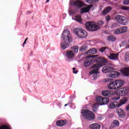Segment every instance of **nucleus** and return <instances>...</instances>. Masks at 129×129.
I'll return each mask as SVG.
<instances>
[{"mask_svg": "<svg viewBox=\"0 0 129 129\" xmlns=\"http://www.w3.org/2000/svg\"><path fill=\"white\" fill-rule=\"evenodd\" d=\"M63 42L60 43V47L62 50H65L66 48H68L72 43V36L70 31L68 30H64L62 34Z\"/></svg>", "mask_w": 129, "mask_h": 129, "instance_id": "f257e3e1", "label": "nucleus"}, {"mask_svg": "<svg viewBox=\"0 0 129 129\" xmlns=\"http://www.w3.org/2000/svg\"><path fill=\"white\" fill-rule=\"evenodd\" d=\"M96 102L93 104V111L94 112H97V109H98V106L99 105H104L108 103L109 99L108 98H103L102 97H97L96 98Z\"/></svg>", "mask_w": 129, "mask_h": 129, "instance_id": "f03ea898", "label": "nucleus"}, {"mask_svg": "<svg viewBox=\"0 0 129 129\" xmlns=\"http://www.w3.org/2000/svg\"><path fill=\"white\" fill-rule=\"evenodd\" d=\"M104 24V22L102 21H98L97 24L94 23L93 22H88L85 24V27L90 32H95V31H97L99 29V26H102Z\"/></svg>", "mask_w": 129, "mask_h": 129, "instance_id": "7ed1b4c3", "label": "nucleus"}, {"mask_svg": "<svg viewBox=\"0 0 129 129\" xmlns=\"http://www.w3.org/2000/svg\"><path fill=\"white\" fill-rule=\"evenodd\" d=\"M123 85H124V81L123 80H117L110 83L108 85V88L111 90L117 89L120 88Z\"/></svg>", "mask_w": 129, "mask_h": 129, "instance_id": "20e7f679", "label": "nucleus"}, {"mask_svg": "<svg viewBox=\"0 0 129 129\" xmlns=\"http://www.w3.org/2000/svg\"><path fill=\"white\" fill-rule=\"evenodd\" d=\"M82 116H84L86 119H88V120H93V119L95 118L94 113H93L92 111H90L88 110H82Z\"/></svg>", "mask_w": 129, "mask_h": 129, "instance_id": "39448f33", "label": "nucleus"}, {"mask_svg": "<svg viewBox=\"0 0 129 129\" xmlns=\"http://www.w3.org/2000/svg\"><path fill=\"white\" fill-rule=\"evenodd\" d=\"M74 33L79 38H86L87 37V32L82 28H75Z\"/></svg>", "mask_w": 129, "mask_h": 129, "instance_id": "423d86ee", "label": "nucleus"}, {"mask_svg": "<svg viewBox=\"0 0 129 129\" xmlns=\"http://www.w3.org/2000/svg\"><path fill=\"white\" fill-rule=\"evenodd\" d=\"M127 101V98L123 97L122 99L120 100L119 103H118L116 101H114L110 104L109 108H115V107H119V106L124 104Z\"/></svg>", "mask_w": 129, "mask_h": 129, "instance_id": "0eeeda50", "label": "nucleus"}, {"mask_svg": "<svg viewBox=\"0 0 129 129\" xmlns=\"http://www.w3.org/2000/svg\"><path fill=\"white\" fill-rule=\"evenodd\" d=\"M102 65L100 63H96L92 66V68H93V70L92 71L90 72V74H94L93 77L94 79L95 80L97 78L96 76H97V73H98V71L99 70V69L100 67H101Z\"/></svg>", "mask_w": 129, "mask_h": 129, "instance_id": "6e6552de", "label": "nucleus"}, {"mask_svg": "<svg viewBox=\"0 0 129 129\" xmlns=\"http://www.w3.org/2000/svg\"><path fill=\"white\" fill-rule=\"evenodd\" d=\"M97 57V55H91L86 57L84 62V67H89L90 65L93 64V59Z\"/></svg>", "mask_w": 129, "mask_h": 129, "instance_id": "1a4fd4ad", "label": "nucleus"}, {"mask_svg": "<svg viewBox=\"0 0 129 129\" xmlns=\"http://www.w3.org/2000/svg\"><path fill=\"white\" fill-rule=\"evenodd\" d=\"M115 92L120 96H125L128 93V89L127 88H120L116 90Z\"/></svg>", "mask_w": 129, "mask_h": 129, "instance_id": "9d476101", "label": "nucleus"}, {"mask_svg": "<svg viewBox=\"0 0 129 129\" xmlns=\"http://www.w3.org/2000/svg\"><path fill=\"white\" fill-rule=\"evenodd\" d=\"M71 5L73 7H76V8L79 9L83 7V2H81L80 0L73 1L71 2Z\"/></svg>", "mask_w": 129, "mask_h": 129, "instance_id": "9b49d317", "label": "nucleus"}, {"mask_svg": "<svg viewBox=\"0 0 129 129\" xmlns=\"http://www.w3.org/2000/svg\"><path fill=\"white\" fill-rule=\"evenodd\" d=\"M127 31V27L123 26L120 27L115 30V34L118 35L119 34H123Z\"/></svg>", "mask_w": 129, "mask_h": 129, "instance_id": "f8f14e48", "label": "nucleus"}, {"mask_svg": "<svg viewBox=\"0 0 129 129\" xmlns=\"http://www.w3.org/2000/svg\"><path fill=\"white\" fill-rule=\"evenodd\" d=\"M93 7V5H90L89 6L87 7H84L81 9V14H83L86 13H88L90 11V9Z\"/></svg>", "mask_w": 129, "mask_h": 129, "instance_id": "ddd939ff", "label": "nucleus"}, {"mask_svg": "<svg viewBox=\"0 0 129 129\" xmlns=\"http://www.w3.org/2000/svg\"><path fill=\"white\" fill-rule=\"evenodd\" d=\"M113 70V68L109 66H106L103 68L102 72L103 73H107V72H111Z\"/></svg>", "mask_w": 129, "mask_h": 129, "instance_id": "4468645a", "label": "nucleus"}, {"mask_svg": "<svg viewBox=\"0 0 129 129\" xmlns=\"http://www.w3.org/2000/svg\"><path fill=\"white\" fill-rule=\"evenodd\" d=\"M66 55L68 59H72L75 56V54L73 53V50L67 51Z\"/></svg>", "mask_w": 129, "mask_h": 129, "instance_id": "2eb2a0df", "label": "nucleus"}, {"mask_svg": "<svg viewBox=\"0 0 129 129\" xmlns=\"http://www.w3.org/2000/svg\"><path fill=\"white\" fill-rule=\"evenodd\" d=\"M116 112L118 114V115L120 116V117H121V118L124 117L125 114H124V112L123 111V110L118 108L116 109Z\"/></svg>", "mask_w": 129, "mask_h": 129, "instance_id": "dca6fc26", "label": "nucleus"}, {"mask_svg": "<svg viewBox=\"0 0 129 129\" xmlns=\"http://www.w3.org/2000/svg\"><path fill=\"white\" fill-rule=\"evenodd\" d=\"M66 124H67V122L66 120H59L56 122V125H57V126H64V125H66Z\"/></svg>", "mask_w": 129, "mask_h": 129, "instance_id": "f3484780", "label": "nucleus"}, {"mask_svg": "<svg viewBox=\"0 0 129 129\" xmlns=\"http://www.w3.org/2000/svg\"><path fill=\"white\" fill-rule=\"evenodd\" d=\"M108 58L110 60H117V59H118V54L113 53H110Z\"/></svg>", "mask_w": 129, "mask_h": 129, "instance_id": "a211bd4d", "label": "nucleus"}, {"mask_svg": "<svg viewBox=\"0 0 129 129\" xmlns=\"http://www.w3.org/2000/svg\"><path fill=\"white\" fill-rule=\"evenodd\" d=\"M96 59V62L98 63H107V59L106 58H104L101 57L95 58Z\"/></svg>", "mask_w": 129, "mask_h": 129, "instance_id": "6ab92c4d", "label": "nucleus"}, {"mask_svg": "<svg viewBox=\"0 0 129 129\" xmlns=\"http://www.w3.org/2000/svg\"><path fill=\"white\" fill-rule=\"evenodd\" d=\"M102 95L103 96H107V97H110L111 96V91L110 90H105L102 92Z\"/></svg>", "mask_w": 129, "mask_h": 129, "instance_id": "aec40b11", "label": "nucleus"}, {"mask_svg": "<svg viewBox=\"0 0 129 129\" xmlns=\"http://www.w3.org/2000/svg\"><path fill=\"white\" fill-rule=\"evenodd\" d=\"M90 129H100V125L97 123H93L90 125Z\"/></svg>", "mask_w": 129, "mask_h": 129, "instance_id": "412c9836", "label": "nucleus"}, {"mask_svg": "<svg viewBox=\"0 0 129 129\" xmlns=\"http://www.w3.org/2000/svg\"><path fill=\"white\" fill-rule=\"evenodd\" d=\"M96 53H97V49L96 48H92L88 50L86 54H88L89 55H94V54H96Z\"/></svg>", "mask_w": 129, "mask_h": 129, "instance_id": "4be33fe9", "label": "nucleus"}, {"mask_svg": "<svg viewBox=\"0 0 129 129\" xmlns=\"http://www.w3.org/2000/svg\"><path fill=\"white\" fill-rule=\"evenodd\" d=\"M111 10H112V7L109 6L107 7L106 8L104 9V10H103V15H106L108 14L110 12V11H111Z\"/></svg>", "mask_w": 129, "mask_h": 129, "instance_id": "5701e85b", "label": "nucleus"}, {"mask_svg": "<svg viewBox=\"0 0 129 129\" xmlns=\"http://www.w3.org/2000/svg\"><path fill=\"white\" fill-rule=\"evenodd\" d=\"M99 51L101 52V53H104V52H108V51H110V48H109L108 47L106 46H104L101 47L99 49Z\"/></svg>", "mask_w": 129, "mask_h": 129, "instance_id": "b1692460", "label": "nucleus"}, {"mask_svg": "<svg viewBox=\"0 0 129 129\" xmlns=\"http://www.w3.org/2000/svg\"><path fill=\"white\" fill-rule=\"evenodd\" d=\"M118 75V72L114 71L111 72L110 74H109L108 76H109V77H111L112 78H115V77H117Z\"/></svg>", "mask_w": 129, "mask_h": 129, "instance_id": "393cba45", "label": "nucleus"}, {"mask_svg": "<svg viewBox=\"0 0 129 129\" xmlns=\"http://www.w3.org/2000/svg\"><path fill=\"white\" fill-rule=\"evenodd\" d=\"M121 72L125 76H128L129 75V68H123Z\"/></svg>", "mask_w": 129, "mask_h": 129, "instance_id": "a878e982", "label": "nucleus"}, {"mask_svg": "<svg viewBox=\"0 0 129 129\" xmlns=\"http://www.w3.org/2000/svg\"><path fill=\"white\" fill-rule=\"evenodd\" d=\"M124 18V17L120 15H117L115 17V20L117 21V22H118L119 23H121L123 19Z\"/></svg>", "mask_w": 129, "mask_h": 129, "instance_id": "bb28decb", "label": "nucleus"}, {"mask_svg": "<svg viewBox=\"0 0 129 129\" xmlns=\"http://www.w3.org/2000/svg\"><path fill=\"white\" fill-rule=\"evenodd\" d=\"M120 24L121 25H123L124 26H125L128 24V20L125 17H124V18L122 19V21L121 22Z\"/></svg>", "mask_w": 129, "mask_h": 129, "instance_id": "cd10ccee", "label": "nucleus"}, {"mask_svg": "<svg viewBox=\"0 0 129 129\" xmlns=\"http://www.w3.org/2000/svg\"><path fill=\"white\" fill-rule=\"evenodd\" d=\"M72 51H73V53L75 54H77L78 53V46H74L71 47Z\"/></svg>", "mask_w": 129, "mask_h": 129, "instance_id": "c85d7f7f", "label": "nucleus"}, {"mask_svg": "<svg viewBox=\"0 0 129 129\" xmlns=\"http://www.w3.org/2000/svg\"><path fill=\"white\" fill-rule=\"evenodd\" d=\"M113 127H117L119 126V121L116 119L113 121L112 122Z\"/></svg>", "mask_w": 129, "mask_h": 129, "instance_id": "c756f323", "label": "nucleus"}, {"mask_svg": "<svg viewBox=\"0 0 129 129\" xmlns=\"http://www.w3.org/2000/svg\"><path fill=\"white\" fill-rule=\"evenodd\" d=\"M107 39L108 41L110 42H114V41H116V38L113 36V35H109L107 37Z\"/></svg>", "mask_w": 129, "mask_h": 129, "instance_id": "7c9ffc66", "label": "nucleus"}, {"mask_svg": "<svg viewBox=\"0 0 129 129\" xmlns=\"http://www.w3.org/2000/svg\"><path fill=\"white\" fill-rule=\"evenodd\" d=\"M76 21H77V22H78L79 23H80L81 24L82 23V19L81 18V16H76Z\"/></svg>", "mask_w": 129, "mask_h": 129, "instance_id": "2f4dec72", "label": "nucleus"}, {"mask_svg": "<svg viewBox=\"0 0 129 129\" xmlns=\"http://www.w3.org/2000/svg\"><path fill=\"white\" fill-rule=\"evenodd\" d=\"M76 13H77V10H70L69 14L70 16H73L74 15H75Z\"/></svg>", "mask_w": 129, "mask_h": 129, "instance_id": "473e14b6", "label": "nucleus"}, {"mask_svg": "<svg viewBox=\"0 0 129 129\" xmlns=\"http://www.w3.org/2000/svg\"><path fill=\"white\" fill-rule=\"evenodd\" d=\"M87 46L86 45H84L81 47L80 48V51L81 52H84L85 51H86V50H87Z\"/></svg>", "mask_w": 129, "mask_h": 129, "instance_id": "72a5a7b5", "label": "nucleus"}, {"mask_svg": "<svg viewBox=\"0 0 129 129\" xmlns=\"http://www.w3.org/2000/svg\"><path fill=\"white\" fill-rule=\"evenodd\" d=\"M124 58H125V61H129V51H127L125 53Z\"/></svg>", "mask_w": 129, "mask_h": 129, "instance_id": "f704fd0d", "label": "nucleus"}, {"mask_svg": "<svg viewBox=\"0 0 129 129\" xmlns=\"http://www.w3.org/2000/svg\"><path fill=\"white\" fill-rule=\"evenodd\" d=\"M0 129H10V127L7 125H2L0 126Z\"/></svg>", "mask_w": 129, "mask_h": 129, "instance_id": "c9c22d12", "label": "nucleus"}, {"mask_svg": "<svg viewBox=\"0 0 129 129\" xmlns=\"http://www.w3.org/2000/svg\"><path fill=\"white\" fill-rule=\"evenodd\" d=\"M121 9L124 11H129V8L125 6H121Z\"/></svg>", "mask_w": 129, "mask_h": 129, "instance_id": "e433bc0d", "label": "nucleus"}, {"mask_svg": "<svg viewBox=\"0 0 129 129\" xmlns=\"http://www.w3.org/2000/svg\"><path fill=\"white\" fill-rule=\"evenodd\" d=\"M112 28H117L118 27V24L117 23H114L112 25Z\"/></svg>", "mask_w": 129, "mask_h": 129, "instance_id": "4c0bfd02", "label": "nucleus"}, {"mask_svg": "<svg viewBox=\"0 0 129 129\" xmlns=\"http://www.w3.org/2000/svg\"><path fill=\"white\" fill-rule=\"evenodd\" d=\"M124 5H129V0H124L123 2Z\"/></svg>", "mask_w": 129, "mask_h": 129, "instance_id": "58836bf2", "label": "nucleus"}, {"mask_svg": "<svg viewBox=\"0 0 129 129\" xmlns=\"http://www.w3.org/2000/svg\"><path fill=\"white\" fill-rule=\"evenodd\" d=\"M73 73H74V74H77L78 71H76V68H73Z\"/></svg>", "mask_w": 129, "mask_h": 129, "instance_id": "ea45409f", "label": "nucleus"}, {"mask_svg": "<svg viewBox=\"0 0 129 129\" xmlns=\"http://www.w3.org/2000/svg\"><path fill=\"white\" fill-rule=\"evenodd\" d=\"M105 19L107 22L110 20V16L109 15H107L105 17Z\"/></svg>", "mask_w": 129, "mask_h": 129, "instance_id": "a19ab883", "label": "nucleus"}, {"mask_svg": "<svg viewBox=\"0 0 129 129\" xmlns=\"http://www.w3.org/2000/svg\"><path fill=\"white\" fill-rule=\"evenodd\" d=\"M119 98H120V97H114V100H118V99H119Z\"/></svg>", "mask_w": 129, "mask_h": 129, "instance_id": "79ce46f5", "label": "nucleus"}, {"mask_svg": "<svg viewBox=\"0 0 129 129\" xmlns=\"http://www.w3.org/2000/svg\"><path fill=\"white\" fill-rule=\"evenodd\" d=\"M25 44H27V41L26 40L24 41L23 44V47H25Z\"/></svg>", "mask_w": 129, "mask_h": 129, "instance_id": "37998d69", "label": "nucleus"}, {"mask_svg": "<svg viewBox=\"0 0 129 129\" xmlns=\"http://www.w3.org/2000/svg\"><path fill=\"white\" fill-rule=\"evenodd\" d=\"M112 80V79H106V81H111Z\"/></svg>", "mask_w": 129, "mask_h": 129, "instance_id": "c03bdc74", "label": "nucleus"}, {"mask_svg": "<svg viewBox=\"0 0 129 129\" xmlns=\"http://www.w3.org/2000/svg\"><path fill=\"white\" fill-rule=\"evenodd\" d=\"M30 14H31V11H28V12L26 13V15H30Z\"/></svg>", "mask_w": 129, "mask_h": 129, "instance_id": "a18cd8bd", "label": "nucleus"}, {"mask_svg": "<svg viewBox=\"0 0 129 129\" xmlns=\"http://www.w3.org/2000/svg\"><path fill=\"white\" fill-rule=\"evenodd\" d=\"M50 0H46V3H49Z\"/></svg>", "mask_w": 129, "mask_h": 129, "instance_id": "49530a36", "label": "nucleus"}, {"mask_svg": "<svg viewBox=\"0 0 129 129\" xmlns=\"http://www.w3.org/2000/svg\"><path fill=\"white\" fill-rule=\"evenodd\" d=\"M67 105H68V104H66L64 105V106H67Z\"/></svg>", "mask_w": 129, "mask_h": 129, "instance_id": "de8ad7c7", "label": "nucleus"}, {"mask_svg": "<svg viewBox=\"0 0 129 129\" xmlns=\"http://www.w3.org/2000/svg\"><path fill=\"white\" fill-rule=\"evenodd\" d=\"M126 48H129V45H128L126 47Z\"/></svg>", "mask_w": 129, "mask_h": 129, "instance_id": "09e8293b", "label": "nucleus"}, {"mask_svg": "<svg viewBox=\"0 0 129 129\" xmlns=\"http://www.w3.org/2000/svg\"><path fill=\"white\" fill-rule=\"evenodd\" d=\"M25 41H28V38H27L26 39H25Z\"/></svg>", "mask_w": 129, "mask_h": 129, "instance_id": "8fccbe9b", "label": "nucleus"}, {"mask_svg": "<svg viewBox=\"0 0 129 129\" xmlns=\"http://www.w3.org/2000/svg\"><path fill=\"white\" fill-rule=\"evenodd\" d=\"M115 1H117V0H115Z\"/></svg>", "mask_w": 129, "mask_h": 129, "instance_id": "3c124183", "label": "nucleus"}]
</instances>
